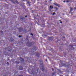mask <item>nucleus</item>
<instances>
[{
    "instance_id": "obj_1",
    "label": "nucleus",
    "mask_w": 76,
    "mask_h": 76,
    "mask_svg": "<svg viewBox=\"0 0 76 76\" xmlns=\"http://www.w3.org/2000/svg\"><path fill=\"white\" fill-rule=\"evenodd\" d=\"M53 4H54V5H55L56 6H58V4L56 3H53Z\"/></svg>"
},
{
    "instance_id": "obj_2",
    "label": "nucleus",
    "mask_w": 76,
    "mask_h": 76,
    "mask_svg": "<svg viewBox=\"0 0 76 76\" xmlns=\"http://www.w3.org/2000/svg\"><path fill=\"white\" fill-rule=\"evenodd\" d=\"M50 9H53V6H50Z\"/></svg>"
},
{
    "instance_id": "obj_3",
    "label": "nucleus",
    "mask_w": 76,
    "mask_h": 76,
    "mask_svg": "<svg viewBox=\"0 0 76 76\" xmlns=\"http://www.w3.org/2000/svg\"><path fill=\"white\" fill-rule=\"evenodd\" d=\"M72 10H73V9H72V8H70V12H72Z\"/></svg>"
},
{
    "instance_id": "obj_4",
    "label": "nucleus",
    "mask_w": 76,
    "mask_h": 76,
    "mask_svg": "<svg viewBox=\"0 0 76 76\" xmlns=\"http://www.w3.org/2000/svg\"><path fill=\"white\" fill-rule=\"evenodd\" d=\"M7 66H9V63L7 62Z\"/></svg>"
},
{
    "instance_id": "obj_5",
    "label": "nucleus",
    "mask_w": 76,
    "mask_h": 76,
    "mask_svg": "<svg viewBox=\"0 0 76 76\" xmlns=\"http://www.w3.org/2000/svg\"><path fill=\"white\" fill-rule=\"evenodd\" d=\"M58 5H57V6H58V7H60V5L58 4Z\"/></svg>"
},
{
    "instance_id": "obj_6",
    "label": "nucleus",
    "mask_w": 76,
    "mask_h": 76,
    "mask_svg": "<svg viewBox=\"0 0 76 76\" xmlns=\"http://www.w3.org/2000/svg\"><path fill=\"white\" fill-rule=\"evenodd\" d=\"M31 35H32V36H33V34H32V33H31Z\"/></svg>"
},
{
    "instance_id": "obj_7",
    "label": "nucleus",
    "mask_w": 76,
    "mask_h": 76,
    "mask_svg": "<svg viewBox=\"0 0 76 76\" xmlns=\"http://www.w3.org/2000/svg\"><path fill=\"white\" fill-rule=\"evenodd\" d=\"M54 14H55V12H54L53 14V15H54Z\"/></svg>"
},
{
    "instance_id": "obj_8",
    "label": "nucleus",
    "mask_w": 76,
    "mask_h": 76,
    "mask_svg": "<svg viewBox=\"0 0 76 76\" xmlns=\"http://www.w3.org/2000/svg\"><path fill=\"white\" fill-rule=\"evenodd\" d=\"M19 38H20V37H21V36H19Z\"/></svg>"
},
{
    "instance_id": "obj_9",
    "label": "nucleus",
    "mask_w": 76,
    "mask_h": 76,
    "mask_svg": "<svg viewBox=\"0 0 76 76\" xmlns=\"http://www.w3.org/2000/svg\"><path fill=\"white\" fill-rule=\"evenodd\" d=\"M42 64H40V66H41V65L42 66Z\"/></svg>"
},
{
    "instance_id": "obj_10",
    "label": "nucleus",
    "mask_w": 76,
    "mask_h": 76,
    "mask_svg": "<svg viewBox=\"0 0 76 76\" xmlns=\"http://www.w3.org/2000/svg\"><path fill=\"white\" fill-rule=\"evenodd\" d=\"M69 1H66V2H69Z\"/></svg>"
},
{
    "instance_id": "obj_11",
    "label": "nucleus",
    "mask_w": 76,
    "mask_h": 76,
    "mask_svg": "<svg viewBox=\"0 0 76 76\" xmlns=\"http://www.w3.org/2000/svg\"><path fill=\"white\" fill-rule=\"evenodd\" d=\"M25 17H26V18H27V16L26 15V16H25Z\"/></svg>"
},
{
    "instance_id": "obj_12",
    "label": "nucleus",
    "mask_w": 76,
    "mask_h": 76,
    "mask_svg": "<svg viewBox=\"0 0 76 76\" xmlns=\"http://www.w3.org/2000/svg\"><path fill=\"white\" fill-rule=\"evenodd\" d=\"M60 23H62V22L61 21L60 22Z\"/></svg>"
},
{
    "instance_id": "obj_13",
    "label": "nucleus",
    "mask_w": 76,
    "mask_h": 76,
    "mask_svg": "<svg viewBox=\"0 0 76 76\" xmlns=\"http://www.w3.org/2000/svg\"><path fill=\"white\" fill-rule=\"evenodd\" d=\"M64 2L65 3V1H64Z\"/></svg>"
},
{
    "instance_id": "obj_14",
    "label": "nucleus",
    "mask_w": 76,
    "mask_h": 76,
    "mask_svg": "<svg viewBox=\"0 0 76 76\" xmlns=\"http://www.w3.org/2000/svg\"><path fill=\"white\" fill-rule=\"evenodd\" d=\"M46 61H47V60H46Z\"/></svg>"
},
{
    "instance_id": "obj_15",
    "label": "nucleus",
    "mask_w": 76,
    "mask_h": 76,
    "mask_svg": "<svg viewBox=\"0 0 76 76\" xmlns=\"http://www.w3.org/2000/svg\"><path fill=\"white\" fill-rule=\"evenodd\" d=\"M52 70H53H53H53V69H52Z\"/></svg>"
},
{
    "instance_id": "obj_16",
    "label": "nucleus",
    "mask_w": 76,
    "mask_h": 76,
    "mask_svg": "<svg viewBox=\"0 0 76 76\" xmlns=\"http://www.w3.org/2000/svg\"><path fill=\"white\" fill-rule=\"evenodd\" d=\"M50 0V1H52V0Z\"/></svg>"
},
{
    "instance_id": "obj_17",
    "label": "nucleus",
    "mask_w": 76,
    "mask_h": 76,
    "mask_svg": "<svg viewBox=\"0 0 76 76\" xmlns=\"http://www.w3.org/2000/svg\"><path fill=\"white\" fill-rule=\"evenodd\" d=\"M57 8H56V10H57Z\"/></svg>"
},
{
    "instance_id": "obj_18",
    "label": "nucleus",
    "mask_w": 76,
    "mask_h": 76,
    "mask_svg": "<svg viewBox=\"0 0 76 76\" xmlns=\"http://www.w3.org/2000/svg\"><path fill=\"white\" fill-rule=\"evenodd\" d=\"M59 21H61V20H59Z\"/></svg>"
},
{
    "instance_id": "obj_19",
    "label": "nucleus",
    "mask_w": 76,
    "mask_h": 76,
    "mask_svg": "<svg viewBox=\"0 0 76 76\" xmlns=\"http://www.w3.org/2000/svg\"><path fill=\"white\" fill-rule=\"evenodd\" d=\"M37 16H38V15H37Z\"/></svg>"
}]
</instances>
